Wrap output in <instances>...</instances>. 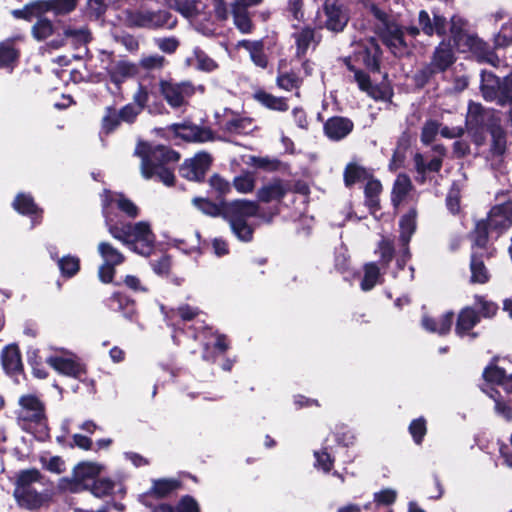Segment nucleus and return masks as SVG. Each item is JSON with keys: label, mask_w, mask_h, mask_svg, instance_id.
Wrapping results in <instances>:
<instances>
[{"label": "nucleus", "mask_w": 512, "mask_h": 512, "mask_svg": "<svg viewBox=\"0 0 512 512\" xmlns=\"http://www.w3.org/2000/svg\"><path fill=\"white\" fill-rule=\"evenodd\" d=\"M135 154L141 158V174L145 179L157 177L166 186H172L175 176L170 163H176L180 156L168 147L138 143Z\"/></svg>", "instance_id": "f03ea898"}, {"label": "nucleus", "mask_w": 512, "mask_h": 512, "mask_svg": "<svg viewBox=\"0 0 512 512\" xmlns=\"http://www.w3.org/2000/svg\"><path fill=\"white\" fill-rule=\"evenodd\" d=\"M276 84L280 89L285 91L296 90L295 96L300 97L299 88L302 85V78L294 71L279 72L276 78Z\"/></svg>", "instance_id": "72a5a7b5"}, {"label": "nucleus", "mask_w": 512, "mask_h": 512, "mask_svg": "<svg viewBox=\"0 0 512 512\" xmlns=\"http://www.w3.org/2000/svg\"><path fill=\"white\" fill-rule=\"evenodd\" d=\"M98 253L104 263L120 265L124 261L123 254L109 242H100L98 244Z\"/></svg>", "instance_id": "ea45409f"}, {"label": "nucleus", "mask_w": 512, "mask_h": 512, "mask_svg": "<svg viewBox=\"0 0 512 512\" xmlns=\"http://www.w3.org/2000/svg\"><path fill=\"white\" fill-rule=\"evenodd\" d=\"M378 253L380 254V262L383 266L387 265L394 256L393 241L389 238L382 237L378 244Z\"/></svg>", "instance_id": "603ef678"}, {"label": "nucleus", "mask_w": 512, "mask_h": 512, "mask_svg": "<svg viewBox=\"0 0 512 512\" xmlns=\"http://www.w3.org/2000/svg\"><path fill=\"white\" fill-rule=\"evenodd\" d=\"M305 0H289L287 5L288 17L291 21H295L297 24L305 21L304 11Z\"/></svg>", "instance_id": "8fccbe9b"}, {"label": "nucleus", "mask_w": 512, "mask_h": 512, "mask_svg": "<svg viewBox=\"0 0 512 512\" xmlns=\"http://www.w3.org/2000/svg\"><path fill=\"white\" fill-rule=\"evenodd\" d=\"M103 466L96 462H82L78 464L70 479L63 478L60 481V487L71 492H80L88 489V482L100 475Z\"/></svg>", "instance_id": "9b49d317"}, {"label": "nucleus", "mask_w": 512, "mask_h": 512, "mask_svg": "<svg viewBox=\"0 0 512 512\" xmlns=\"http://www.w3.org/2000/svg\"><path fill=\"white\" fill-rule=\"evenodd\" d=\"M380 279V269L376 263H367L364 266V277L361 281V289L363 291L371 290Z\"/></svg>", "instance_id": "37998d69"}, {"label": "nucleus", "mask_w": 512, "mask_h": 512, "mask_svg": "<svg viewBox=\"0 0 512 512\" xmlns=\"http://www.w3.org/2000/svg\"><path fill=\"white\" fill-rule=\"evenodd\" d=\"M168 129L175 137L186 142L203 143L214 140V135L210 129L189 122L172 124Z\"/></svg>", "instance_id": "f3484780"}, {"label": "nucleus", "mask_w": 512, "mask_h": 512, "mask_svg": "<svg viewBox=\"0 0 512 512\" xmlns=\"http://www.w3.org/2000/svg\"><path fill=\"white\" fill-rule=\"evenodd\" d=\"M255 100H257L261 105L264 107L279 111V112H285L288 110L289 105L287 103V99L284 97H277L270 93H267L265 91H257L254 94Z\"/></svg>", "instance_id": "c756f323"}, {"label": "nucleus", "mask_w": 512, "mask_h": 512, "mask_svg": "<svg viewBox=\"0 0 512 512\" xmlns=\"http://www.w3.org/2000/svg\"><path fill=\"white\" fill-rule=\"evenodd\" d=\"M324 20L321 24L330 31L340 32L347 25L349 16L340 0H325L323 4Z\"/></svg>", "instance_id": "2eb2a0df"}, {"label": "nucleus", "mask_w": 512, "mask_h": 512, "mask_svg": "<svg viewBox=\"0 0 512 512\" xmlns=\"http://www.w3.org/2000/svg\"><path fill=\"white\" fill-rule=\"evenodd\" d=\"M78 0H43L26 5L24 9L14 10L13 14L18 18L31 19L41 13L53 11L56 15H64L73 11Z\"/></svg>", "instance_id": "f8f14e48"}, {"label": "nucleus", "mask_w": 512, "mask_h": 512, "mask_svg": "<svg viewBox=\"0 0 512 512\" xmlns=\"http://www.w3.org/2000/svg\"><path fill=\"white\" fill-rule=\"evenodd\" d=\"M1 362L8 374H15L22 369L21 355L16 345L6 346L1 353Z\"/></svg>", "instance_id": "cd10ccee"}, {"label": "nucleus", "mask_w": 512, "mask_h": 512, "mask_svg": "<svg viewBox=\"0 0 512 512\" xmlns=\"http://www.w3.org/2000/svg\"><path fill=\"white\" fill-rule=\"evenodd\" d=\"M141 110L133 104L124 106L119 112L121 121L126 123H133L136 117L140 114Z\"/></svg>", "instance_id": "338daca9"}, {"label": "nucleus", "mask_w": 512, "mask_h": 512, "mask_svg": "<svg viewBox=\"0 0 512 512\" xmlns=\"http://www.w3.org/2000/svg\"><path fill=\"white\" fill-rule=\"evenodd\" d=\"M159 90L163 98L172 108L185 106L188 99L194 94V87L188 81L175 82L173 80H161Z\"/></svg>", "instance_id": "4468645a"}, {"label": "nucleus", "mask_w": 512, "mask_h": 512, "mask_svg": "<svg viewBox=\"0 0 512 512\" xmlns=\"http://www.w3.org/2000/svg\"><path fill=\"white\" fill-rule=\"evenodd\" d=\"M150 494L158 498H164L179 489L181 483L177 479L163 478L153 480Z\"/></svg>", "instance_id": "473e14b6"}, {"label": "nucleus", "mask_w": 512, "mask_h": 512, "mask_svg": "<svg viewBox=\"0 0 512 512\" xmlns=\"http://www.w3.org/2000/svg\"><path fill=\"white\" fill-rule=\"evenodd\" d=\"M481 92L487 101H495L503 105L502 101V82L491 72L482 71L481 73Z\"/></svg>", "instance_id": "4be33fe9"}, {"label": "nucleus", "mask_w": 512, "mask_h": 512, "mask_svg": "<svg viewBox=\"0 0 512 512\" xmlns=\"http://www.w3.org/2000/svg\"><path fill=\"white\" fill-rule=\"evenodd\" d=\"M419 25L428 36L433 34L443 36L446 34L448 23L445 17L437 13H433V18L431 19L428 12L421 10L419 12Z\"/></svg>", "instance_id": "5701e85b"}, {"label": "nucleus", "mask_w": 512, "mask_h": 512, "mask_svg": "<svg viewBox=\"0 0 512 512\" xmlns=\"http://www.w3.org/2000/svg\"><path fill=\"white\" fill-rule=\"evenodd\" d=\"M397 497V492L393 489H383L374 494V502L376 505H391Z\"/></svg>", "instance_id": "e2e57ef3"}, {"label": "nucleus", "mask_w": 512, "mask_h": 512, "mask_svg": "<svg viewBox=\"0 0 512 512\" xmlns=\"http://www.w3.org/2000/svg\"><path fill=\"white\" fill-rule=\"evenodd\" d=\"M367 171L354 163H350L346 166L344 171V181L346 186H351L357 182L367 179Z\"/></svg>", "instance_id": "c03bdc74"}, {"label": "nucleus", "mask_w": 512, "mask_h": 512, "mask_svg": "<svg viewBox=\"0 0 512 512\" xmlns=\"http://www.w3.org/2000/svg\"><path fill=\"white\" fill-rule=\"evenodd\" d=\"M188 63L205 72H212L218 67L217 63L212 58L198 48L194 50L193 57L188 58Z\"/></svg>", "instance_id": "58836bf2"}, {"label": "nucleus", "mask_w": 512, "mask_h": 512, "mask_svg": "<svg viewBox=\"0 0 512 512\" xmlns=\"http://www.w3.org/2000/svg\"><path fill=\"white\" fill-rule=\"evenodd\" d=\"M192 204L203 214L218 216L222 213L223 218L229 223L232 233L242 242H250L253 239L254 227L248 223L250 217H260L269 223L272 216L265 217L258 213V205L255 202L236 200L226 204L221 209L206 198L195 197Z\"/></svg>", "instance_id": "f257e3e1"}, {"label": "nucleus", "mask_w": 512, "mask_h": 512, "mask_svg": "<svg viewBox=\"0 0 512 512\" xmlns=\"http://www.w3.org/2000/svg\"><path fill=\"white\" fill-rule=\"evenodd\" d=\"M453 319L454 315L452 312H447L438 319L424 316L422 319V326L429 332L437 333L438 335H445L450 331Z\"/></svg>", "instance_id": "bb28decb"}, {"label": "nucleus", "mask_w": 512, "mask_h": 512, "mask_svg": "<svg viewBox=\"0 0 512 512\" xmlns=\"http://www.w3.org/2000/svg\"><path fill=\"white\" fill-rule=\"evenodd\" d=\"M354 78L359 88L366 92L371 98L386 101L390 100L392 97V90L387 84L373 85L370 77L366 73L356 71Z\"/></svg>", "instance_id": "412c9836"}, {"label": "nucleus", "mask_w": 512, "mask_h": 512, "mask_svg": "<svg viewBox=\"0 0 512 512\" xmlns=\"http://www.w3.org/2000/svg\"><path fill=\"white\" fill-rule=\"evenodd\" d=\"M211 164V156L206 152H199L194 157L185 160L180 167L182 177L191 181H201Z\"/></svg>", "instance_id": "a211bd4d"}, {"label": "nucleus", "mask_w": 512, "mask_h": 512, "mask_svg": "<svg viewBox=\"0 0 512 512\" xmlns=\"http://www.w3.org/2000/svg\"><path fill=\"white\" fill-rule=\"evenodd\" d=\"M381 30V38L383 42L392 50L394 54H397L405 47L403 39V31L400 27L394 23L385 24L383 27H379Z\"/></svg>", "instance_id": "393cba45"}, {"label": "nucleus", "mask_w": 512, "mask_h": 512, "mask_svg": "<svg viewBox=\"0 0 512 512\" xmlns=\"http://www.w3.org/2000/svg\"><path fill=\"white\" fill-rule=\"evenodd\" d=\"M58 267L62 275L72 277L80 269V260L76 256L67 255L58 259Z\"/></svg>", "instance_id": "de8ad7c7"}, {"label": "nucleus", "mask_w": 512, "mask_h": 512, "mask_svg": "<svg viewBox=\"0 0 512 512\" xmlns=\"http://www.w3.org/2000/svg\"><path fill=\"white\" fill-rule=\"evenodd\" d=\"M481 106L477 104H470L469 111L467 116V126L469 130H472V127L480 126L483 122V117L480 115Z\"/></svg>", "instance_id": "0e129e2a"}, {"label": "nucleus", "mask_w": 512, "mask_h": 512, "mask_svg": "<svg viewBox=\"0 0 512 512\" xmlns=\"http://www.w3.org/2000/svg\"><path fill=\"white\" fill-rule=\"evenodd\" d=\"M176 510L177 512H200L197 501L189 495H186L180 499Z\"/></svg>", "instance_id": "69168bd1"}, {"label": "nucleus", "mask_w": 512, "mask_h": 512, "mask_svg": "<svg viewBox=\"0 0 512 512\" xmlns=\"http://www.w3.org/2000/svg\"><path fill=\"white\" fill-rule=\"evenodd\" d=\"M483 376L485 378L486 381L488 382H491V383H497V384H504L505 385V388L508 389V388H512V384L509 382V380L511 379L512 375L509 377V379L505 380V372L503 369L495 366V365H490L488 366L484 372H483Z\"/></svg>", "instance_id": "a18cd8bd"}, {"label": "nucleus", "mask_w": 512, "mask_h": 512, "mask_svg": "<svg viewBox=\"0 0 512 512\" xmlns=\"http://www.w3.org/2000/svg\"><path fill=\"white\" fill-rule=\"evenodd\" d=\"M479 322V316L475 310L464 308L458 315L455 332L460 337H476L475 333H470L471 329Z\"/></svg>", "instance_id": "a878e982"}, {"label": "nucleus", "mask_w": 512, "mask_h": 512, "mask_svg": "<svg viewBox=\"0 0 512 512\" xmlns=\"http://www.w3.org/2000/svg\"><path fill=\"white\" fill-rule=\"evenodd\" d=\"M165 64V58L159 54L144 56L140 60V65L147 70L161 69Z\"/></svg>", "instance_id": "680f3d73"}, {"label": "nucleus", "mask_w": 512, "mask_h": 512, "mask_svg": "<svg viewBox=\"0 0 512 512\" xmlns=\"http://www.w3.org/2000/svg\"><path fill=\"white\" fill-rule=\"evenodd\" d=\"M114 204L119 210H121L130 218H135L139 214L138 207L125 195L105 190L102 195V212L105 219L106 216H111L114 219V216L111 212L112 206Z\"/></svg>", "instance_id": "dca6fc26"}, {"label": "nucleus", "mask_w": 512, "mask_h": 512, "mask_svg": "<svg viewBox=\"0 0 512 512\" xmlns=\"http://www.w3.org/2000/svg\"><path fill=\"white\" fill-rule=\"evenodd\" d=\"M106 227L113 238L127 245L135 253L147 257L153 251L155 235L148 222L140 221L119 226L115 219L106 216Z\"/></svg>", "instance_id": "20e7f679"}, {"label": "nucleus", "mask_w": 512, "mask_h": 512, "mask_svg": "<svg viewBox=\"0 0 512 512\" xmlns=\"http://www.w3.org/2000/svg\"><path fill=\"white\" fill-rule=\"evenodd\" d=\"M120 122L121 119L119 114L115 110L109 108L102 120V131L106 134L111 133L119 126Z\"/></svg>", "instance_id": "13d9d810"}, {"label": "nucleus", "mask_w": 512, "mask_h": 512, "mask_svg": "<svg viewBox=\"0 0 512 512\" xmlns=\"http://www.w3.org/2000/svg\"><path fill=\"white\" fill-rule=\"evenodd\" d=\"M400 226V242L403 245V255L397 260L399 269H403L406 260L409 257L408 243L416 230V212L414 210L405 214L399 223Z\"/></svg>", "instance_id": "aec40b11"}, {"label": "nucleus", "mask_w": 512, "mask_h": 512, "mask_svg": "<svg viewBox=\"0 0 512 512\" xmlns=\"http://www.w3.org/2000/svg\"><path fill=\"white\" fill-rule=\"evenodd\" d=\"M115 487V483L107 478L95 480L90 488L92 494L98 498L109 496Z\"/></svg>", "instance_id": "09e8293b"}, {"label": "nucleus", "mask_w": 512, "mask_h": 512, "mask_svg": "<svg viewBox=\"0 0 512 512\" xmlns=\"http://www.w3.org/2000/svg\"><path fill=\"white\" fill-rule=\"evenodd\" d=\"M490 146L489 156L491 158H500L506 151V135L504 130L498 125H492L489 129Z\"/></svg>", "instance_id": "c85d7f7f"}, {"label": "nucleus", "mask_w": 512, "mask_h": 512, "mask_svg": "<svg viewBox=\"0 0 512 512\" xmlns=\"http://www.w3.org/2000/svg\"><path fill=\"white\" fill-rule=\"evenodd\" d=\"M105 69L110 81L117 87L138 73L137 65L125 59L112 60Z\"/></svg>", "instance_id": "6ab92c4d"}, {"label": "nucleus", "mask_w": 512, "mask_h": 512, "mask_svg": "<svg viewBox=\"0 0 512 512\" xmlns=\"http://www.w3.org/2000/svg\"><path fill=\"white\" fill-rule=\"evenodd\" d=\"M234 23L242 33H248L251 30V20L246 10L240 7L232 9Z\"/></svg>", "instance_id": "864d4df0"}, {"label": "nucleus", "mask_w": 512, "mask_h": 512, "mask_svg": "<svg viewBox=\"0 0 512 512\" xmlns=\"http://www.w3.org/2000/svg\"><path fill=\"white\" fill-rule=\"evenodd\" d=\"M126 20L130 26L146 29H173L177 18L167 10H127Z\"/></svg>", "instance_id": "1a4fd4ad"}, {"label": "nucleus", "mask_w": 512, "mask_h": 512, "mask_svg": "<svg viewBox=\"0 0 512 512\" xmlns=\"http://www.w3.org/2000/svg\"><path fill=\"white\" fill-rule=\"evenodd\" d=\"M352 129V121L344 117H332L324 125L326 136L335 141L345 138Z\"/></svg>", "instance_id": "b1692460"}, {"label": "nucleus", "mask_w": 512, "mask_h": 512, "mask_svg": "<svg viewBox=\"0 0 512 512\" xmlns=\"http://www.w3.org/2000/svg\"><path fill=\"white\" fill-rule=\"evenodd\" d=\"M53 495V489L46 486L38 470L29 469L18 474L13 496L20 507L27 510L39 509L48 505Z\"/></svg>", "instance_id": "7ed1b4c3"}, {"label": "nucleus", "mask_w": 512, "mask_h": 512, "mask_svg": "<svg viewBox=\"0 0 512 512\" xmlns=\"http://www.w3.org/2000/svg\"><path fill=\"white\" fill-rule=\"evenodd\" d=\"M512 43V17L505 22L498 34L495 36V45L504 47Z\"/></svg>", "instance_id": "6e6d98bb"}, {"label": "nucleus", "mask_w": 512, "mask_h": 512, "mask_svg": "<svg viewBox=\"0 0 512 512\" xmlns=\"http://www.w3.org/2000/svg\"><path fill=\"white\" fill-rule=\"evenodd\" d=\"M46 363L64 376L80 379L85 374V367L73 353L60 349L46 358Z\"/></svg>", "instance_id": "ddd939ff"}, {"label": "nucleus", "mask_w": 512, "mask_h": 512, "mask_svg": "<svg viewBox=\"0 0 512 512\" xmlns=\"http://www.w3.org/2000/svg\"><path fill=\"white\" fill-rule=\"evenodd\" d=\"M254 185V179L250 175L238 176L234 179V186L241 193L251 192Z\"/></svg>", "instance_id": "774afa93"}, {"label": "nucleus", "mask_w": 512, "mask_h": 512, "mask_svg": "<svg viewBox=\"0 0 512 512\" xmlns=\"http://www.w3.org/2000/svg\"><path fill=\"white\" fill-rule=\"evenodd\" d=\"M294 36L297 45V55H304L314 40V30L305 27L298 33H295Z\"/></svg>", "instance_id": "49530a36"}, {"label": "nucleus", "mask_w": 512, "mask_h": 512, "mask_svg": "<svg viewBox=\"0 0 512 512\" xmlns=\"http://www.w3.org/2000/svg\"><path fill=\"white\" fill-rule=\"evenodd\" d=\"M482 253L478 256L477 252H473L471 256V281L473 283L484 284L489 280V272L485 267L482 259Z\"/></svg>", "instance_id": "4c0bfd02"}, {"label": "nucleus", "mask_w": 512, "mask_h": 512, "mask_svg": "<svg viewBox=\"0 0 512 512\" xmlns=\"http://www.w3.org/2000/svg\"><path fill=\"white\" fill-rule=\"evenodd\" d=\"M64 35L76 46L86 44L90 40L89 31L84 27L79 29L67 28L64 31Z\"/></svg>", "instance_id": "3c124183"}, {"label": "nucleus", "mask_w": 512, "mask_h": 512, "mask_svg": "<svg viewBox=\"0 0 512 512\" xmlns=\"http://www.w3.org/2000/svg\"><path fill=\"white\" fill-rule=\"evenodd\" d=\"M382 191L380 181L370 179L365 185V202L371 213H375L379 209V194Z\"/></svg>", "instance_id": "e433bc0d"}, {"label": "nucleus", "mask_w": 512, "mask_h": 512, "mask_svg": "<svg viewBox=\"0 0 512 512\" xmlns=\"http://www.w3.org/2000/svg\"><path fill=\"white\" fill-rule=\"evenodd\" d=\"M16 411L18 425L30 433H44L47 430V418L44 403L35 395L27 394L19 398Z\"/></svg>", "instance_id": "6e6552de"}, {"label": "nucleus", "mask_w": 512, "mask_h": 512, "mask_svg": "<svg viewBox=\"0 0 512 512\" xmlns=\"http://www.w3.org/2000/svg\"><path fill=\"white\" fill-rule=\"evenodd\" d=\"M455 62L451 44L442 41L434 50L431 62L418 70L414 79L418 86H424L436 73L446 71Z\"/></svg>", "instance_id": "9d476101"}, {"label": "nucleus", "mask_w": 512, "mask_h": 512, "mask_svg": "<svg viewBox=\"0 0 512 512\" xmlns=\"http://www.w3.org/2000/svg\"><path fill=\"white\" fill-rule=\"evenodd\" d=\"M409 432L414 442L416 444H421L427 432L425 419L422 417L414 419L409 425Z\"/></svg>", "instance_id": "5fc2aeb1"}, {"label": "nucleus", "mask_w": 512, "mask_h": 512, "mask_svg": "<svg viewBox=\"0 0 512 512\" xmlns=\"http://www.w3.org/2000/svg\"><path fill=\"white\" fill-rule=\"evenodd\" d=\"M512 224V202H505L494 206L486 220L476 223L473 232L474 247L485 248L489 233L496 234L499 237L503 232L510 228Z\"/></svg>", "instance_id": "423d86ee"}, {"label": "nucleus", "mask_w": 512, "mask_h": 512, "mask_svg": "<svg viewBox=\"0 0 512 512\" xmlns=\"http://www.w3.org/2000/svg\"><path fill=\"white\" fill-rule=\"evenodd\" d=\"M488 394L495 401L496 413L502 416L505 420L510 421L512 419V410L505 402L498 398L499 392L491 388Z\"/></svg>", "instance_id": "4d7b16f0"}, {"label": "nucleus", "mask_w": 512, "mask_h": 512, "mask_svg": "<svg viewBox=\"0 0 512 512\" xmlns=\"http://www.w3.org/2000/svg\"><path fill=\"white\" fill-rule=\"evenodd\" d=\"M412 188L410 178L404 174H399L394 182L392 190V203L395 207L399 206Z\"/></svg>", "instance_id": "f704fd0d"}, {"label": "nucleus", "mask_w": 512, "mask_h": 512, "mask_svg": "<svg viewBox=\"0 0 512 512\" xmlns=\"http://www.w3.org/2000/svg\"><path fill=\"white\" fill-rule=\"evenodd\" d=\"M287 192V189L280 180H274L269 184L263 186L258 191V198L263 202H271L274 200H281Z\"/></svg>", "instance_id": "7c9ffc66"}, {"label": "nucleus", "mask_w": 512, "mask_h": 512, "mask_svg": "<svg viewBox=\"0 0 512 512\" xmlns=\"http://www.w3.org/2000/svg\"><path fill=\"white\" fill-rule=\"evenodd\" d=\"M13 207L16 211L23 215H34L38 213V207L33 201V198L24 193H20L16 196Z\"/></svg>", "instance_id": "a19ab883"}, {"label": "nucleus", "mask_w": 512, "mask_h": 512, "mask_svg": "<svg viewBox=\"0 0 512 512\" xmlns=\"http://www.w3.org/2000/svg\"><path fill=\"white\" fill-rule=\"evenodd\" d=\"M164 4L178 11L187 18L196 30L203 34L213 32V14L206 10V5L199 0H164ZM228 10L223 0H214V17L226 19Z\"/></svg>", "instance_id": "39448f33"}, {"label": "nucleus", "mask_w": 512, "mask_h": 512, "mask_svg": "<svg viewBox=\"0 0 512 512\" xmlns=\"http://www.w3.org/2000/svg\"><path fill=\"white\" fill-rule=\"evenodd\" d=\"M231 114V118L220 121L223 128L230 133H246L251 129L252 123L249 118L234 115L230 110L226 109L225 114Z\"/></svg>", "instance_id": "2f4dec72"}, {"label": "nucleus", "mask_w": 512, "mask_h": 512, "mask_svg": "<svg viewBox=\"0 0 512 512\" xmlns=\"http://www.w3.org/2000/svg\"><path fill=\"white\" fill-rule=\"evenodd\" d=\"M239 47H244L250 54L251 60L255 65L265 68L267 66V58L263 52V44L259 41L242 40L238 43Z\"/></svg>", "instance_id": "c9c22d12"}, {"label": "nucleus", "mask_w": 512, "mask_h": 512, "mask_svg": "<svg viewBox=\"0 0 512 512\" xmlns=\"http://www.w3.org/2000/svg\"><path fill=\"white\" fill-rule=\"evenodd\" d=\"M53 32L52 23L47 19H40L33 26L32 33L37 40L46 39Z\"/></svg>", "instance_id": "bf43d9fd"}, {"label": "nucleus", "mask_w": 512, "mask_h": 512, "mask_svg": "<svg viewBox=\"0 0 512 512\" xmlns=\"http://www.w3.org/2000/svg\"><path fill=\"white\" fill-rule=\"evenodd\" d=\"M465 26L466 22L463 18L459 16L451 18L450 32L458 49L462 52L470 50L477 56L479 61L497 67L500 64L499 57L493 51L486 49L485 43L477 36L467 34Z\"/></svg>", "instance_id": "0eeeda50"}, {"label": "nucleus", "mask_w": 512, "mask_h": 512, "mask_svg": "<svg viewBox=\"0 0 512 512\" xmlns=\"http://www.w3.org/2000/svg\"><path fill=\"white\" fill-rule=\"evenodd\" d=\"M439 131V124L436 121H427L422 128L421 141L426 145L430 144Z\"/></svg>", "instance_id": "052dcab7"}, {"label": "nucleus", "mask_w": 512, "mask_h": 512, "mask_svg": "<svg viewBox=\"0 0 512 512\" xmlns=\"http://www.w3.org/2000/svg\"><path fill=\"white\" fill-rule=\"evenodd\" d=\"M17 58L18 51L12 43L4 42L0 44V68H6L11 71Z\"/></svg>", "instance_id": "79ce46f5"}]
</instances>
